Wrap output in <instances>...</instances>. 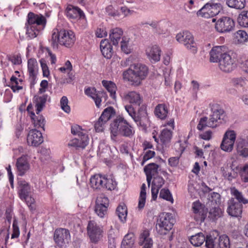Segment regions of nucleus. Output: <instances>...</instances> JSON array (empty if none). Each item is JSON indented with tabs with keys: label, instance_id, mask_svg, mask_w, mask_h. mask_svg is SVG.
<instances>
[{
	"label": "nucleus",
	"instance_id": "1",
	"mask_svg": "<svg viewBox=\"0 0 248 248\" xmlns=\"http://www.w3.org/2000/svg\"><path fill=\"white\" fill-rule=\"evenodd\" d=\"M211 114L209 119L203 117L200 119L197 125L199 130H202L206 127L216 128L227 121V117L224 109L218 104H213L211 106Z\"/></svg>",
	"mask_w": 248,
	"mask_h": 248
},
{
	"label": "nucleus",
	"instance_id": "2",
	"mask_svg": "<svg viewBox=\"0 0 248 248\" xmlns=\"http://www.w3.org/2000/svg\"><path fill=\"white\" fill-rule=\"evenodd\" d=\"M148 68L144 64L138 63L131 65L129 69L123 72V78L133 86L140 85L147 76Z\"/></svg>",
	"mask_w": 248,
	"mask_h": 248
},
{
	"label": "nucleus",
	"instance_id": "3",
	"mask_svg": "<svg viewBox=\"0 0 248 248\" xmlns=\"http://www.w3.org/2000/svg\"><path fill=\"white\" fill-rule=\"evenodd\" d=\"M46 23V18L42 15L29 12L27 16V21L25 24L28 37L30 39L36 37L45 28Z\"/></svg>",
	"mask_w": 248,
	"mask_h": 248
},
{
	"label": "nucleus",
	"instance_id": "4",
	"mask_svg": "<svg viewBox=\"0 0 248 248\" xmlns=\"http://www.w3.org/2000/svg\"><path fill=\"white\" fill-rule=\"evenodd\" d=\"M76 37L74 32L71 30L54 29L52 32L51 43L54 47L58 45L71 47L75 43Z\"/></svg>",
	"mask_w": 248,
	"mask_h": 248
},
{
	"label": "nucleus",
	"instance_id": "5",
	"mask_svg": "<svg viewBox=\"0 0 248 248\" xmlns=\"http://www.w3.org/2000/svg\"><path fill=\"white\" fill-rule=\"evenodd\" d=\"M110 130L112 139L118 135L131 138L135 131L133 127L124 117H117L110 124Z\"/></svg>",
	"mask_w": 248,
	"mask_h": 248
},
{
	"label": "nucleus",
	"instance_id": "6",
	"mask_svg": "<svg viewBox=\"0 0 248 248\" xmlns=\"http://www.w3.org/2000/svg\"><path fill=\"white\" fill-rule=\"evenodd\" d=\"M87 232L90 243L95 245L103 241L105 233L104 226L94 220L88 222Z\"/></svg>",
	"mask_w": 248,
	"mask_h": 248
},
{
	"label": "nucleus",
	"instance_id": "7",
	"mask_svg": "<svg viewBox=\"0 0 248 248\" xmlns=\"http://www.w3.org/2000/svg\"><path fill=\"white\" fill-rule=\"evenodd\" d=\"M174 222L175 220L171 214L162 213L159 216V218L156 225V231L161 235L166 234L172 229Z\"/></svg>",
	"mask_w": 248,
	"mask_h": 248
},
{
	"label": "nucleus",
	"instance_id": "8",
	"mask_svg": "<svg viewBox=\"0 0 248 248\" xmlns=\"http://www.w3.org/2000/svg\"><path fill=\"white\" fill-rule=\"evenodd\" d=\"M71 133L78 137L82 136V142L81 144H78V140L77 139L71 140L68 143L69 147H75L77 149H84L89 143V137L86 131L83 129L80 126L75 124L71 126Z\"/></svg>",
	"mask_w": 248,
	"mask_h": 248
},
{
	"label": "nucleus",
	"instance_id": "9",
	"mask_svg": "<svg viewBox=\"0 0 248 248\" xmlns=\"http://www.w3.org/2000/svg\"><path fill=\"white\" fill-rule=\"evenodd\" d=\"M33 190L30 184L24 180H19L18 182V194L19 197L22 201L27 202V204L32 209V204L34 202V200L30 197V200L28 201L30 194Z\"/></svg>",
	"mask_w": 248,
	"mask_h": 248
},
{
	"label": "nucleus",
	"instance_id": "10",
	"mask_svg": "<svg viewBox=\"0 0 248 248\" xmlns=\"http://www.w3.org/2000/svg\"><path fill=\"white\" fill-rule=\"evenodd\" d=\"M176 40L183 44L193 53L197 52L196 44L192 34L188 31L179 32L176 36Z\"/></svg>",
	"mask_w": 248,
	"mask_h": 248
},
{
	"label": "nucleus",
	"instance_id": "11",
	"mask_svg": "<svg viewBox=\"0 0 248 248\" xmlns=\"http://www.w3.org/2000/svg\"><path fill=\"white\" fill-rule=\"evenodd\" d=\"M53 237L57 246L61 248H65L71 241L70 232L66 229H56L54 232Z\"/></svg>",
	"mask_w": 248,
	"mask_h": 248
},
{
	"label": "nucleus",
	"instance_id": "12",
	"mask_svg": "<svg viewBox=\"0 0 248 248\" xmlns=\"http://www.w3.org/2000/svg\"><path fill=\"white\" fill-rule=\"evenodd\" d=\"M221 10L220 4L207 3L197 12V15L199 16L208 18L217 15Z\"/></svg>",
	"mask_w": 248,
	"mask_h": 248
},
{
	"label": "nucleus",
	"instance_id": "13",
	"mask_svg": "<svg viewBox=\"0 0 248 248\" xmlns=\"http://www.w3.org/2000/svg\"><path fill=\"white\" fill-rule=\"evenodd\" d=\"M235 23L233 20L229 16H223L216 22L215 29L218 32L228 33L233 30Z\"/></svg>",
	"mask_w": 248,
	"mask_h": 248
},
{
	"label": "nucleus",
	"instance_id": "14",
	"mask_svg": "<svg viewBox=\"0 0 248 248\" xmlns=\"http://www.w3.org/2000/svg\"><path fill=\"white\" fill-rule=\"evenodd\" d=\"M236 138V134L233 130H227L224 134L220 144L221 149L224 151L231 152L233 148Z\"/></svg>",
	"mask_w": 248,
	"mask_h": 248
},
{
	"label": "nucleus",
	"instance_id": "15",
	"mask_svg": "<svg viewBox=\"0 0 248 248\" xmlns=\"http://www.w3.org/2000/svg\"><path fill=\"white\" fill-rule=\"evenodd\" d=\"M190 242L195 247L201 246L205 241L206 248H214V242L211 236H207L206 239L202 232L198 233L191 236Z\"/></svg>",
	"mask_w": 248,
	"mask_h": 248
},
{
	"label": "nucleus",
	"instance_id": "16",
	"mask_svg": "<svg viewBox=\"0 0 248 248\" xmlns=\"http://www.w3.org/2000/svg\"><path fill=\"white\" fill-rule=\"evenodd\" d=\"M218 62L219 69L224 72H230L235 67L234 59L228 53L225 54Z\"/></svg>",
	"mask_w": 248,
	"mask_h": 248
},
{
	"label": "nucleus",
	"instance_id": "17",
	"mask_svg": "<svg viewBox=\"0 0 248 248\" xmlns=\"http://www.w3.org/2000/svg\"><path fill=\"white\" fill-rule=\"evenodd\" d=\"M227 212L228 214L234 217H240L242 212V204L237 202L234 199L232 198L228 202Z\"/></svg>",
	"mask_w": 248,
	"mask_h": 248
},
{
	"label": "nucleus",
	"instance_id": "18",
	"mask_svg": "<svg viewBox=\"0 0 248 248\" xmlns=\"http://www.w3.org/2000/svg\"><path fill=\"white\" fill-rule=\"evenodd\" d=\"M227 47L225 46H215L210 52V61L217 62L227 53Z\"/></svg>",
	"mask_w": 248,
	"mask_h": 248
},
{
	"label": "nucleus",
	"instance_id": "19",
	"mask_svg": "<svg viewBox=\"0 0 248 248\" xmlns=\"http://www.w3.org/2000/svg\"><path fill=\"white\" fill-rule=\"evenodd\" d=\"M16 166L17 174L21 176L24 175L30 169L29 161L25 155L17 159Z\"/></svg>",
	"mask_w": 248,
	"mask_h": 248
},
{
	"label": "nucleus",
	"instance_id": "20",
	"mask_svg": "<svg viewBox=\"0 0 248 248\" xmlns=\"http://www.w3.org/2000/svg\"><path fill=\"white\" fill-rule=\"evenodd\" d=\"M172 136V131L171 129L164 128L161 131L158 138L155 136L153 138L157 143H160L164 147H167L169 145Z\"/></svg>",
	"mask_w": 248,
	"mask_h": 248
},
{
	"label": "nucleus",
	"instance_id": "21",
	"mask_svg": "<svg viewBox=\"0 0 248 248\" xmlns=\"http://www.w3.org/2000/svg\"><path fill=\"white\" fill-rule=\"evenodd\" d=\"M43 142L42 133L36 130L32 129L30 131L27 137V143L29 145L37 146Z\"/></svg>",
	"mask_w": 248,
	"mask_h": 248
},
{
	"label": "nucleus",
	"instance_id": "22",
	"mask_svg": "<svg viewBox=\"0 0 248 248\" xmlns=\"http://www.w3.org/2000/svg\"><path fill=\"white\" fill-rule=\"evenodd\" d=\"M122 97L124 100L134 106H140L142 102V98L140 93L135 91L124 93Z\"/></svg>",
	"mask_w": 248,
	"mask_h": 248
},
{
	"label": "nucleus",
	"instance_id": "23",
	"mask_svg": "<svg viewBox=\"0 0 248 248\" xmlns=\"http://www.w3.org/2000/svg\"><path fill=\"white\" fill-rule=\"evenodd\" d=\"M84 92L86 95L93 100L97 108H100L101 105V98L104 95H105V93L103 92L97 91L94 87H88L85 89Z\"/></svg>",
	"mask_w": 248,
	"mask_h": 248
},
{
	"label": "nucleus",
	"instance_id": "24",
	"mask_svg": "<svg viewBox=\"0 0 248 248\" xmlns=\"http://www.w3.org/2000/svg\"><path fill=\"white\" fill-rule=\"evenodd\" d=\"M125 110L128 113L129 115L131 117L134 121L138 124L142 125V121L143 120H148L147 118V113L144 112L143 116L137 114L134 108L131 105H127L124 107Z\"/></svg>",
	"mask_w": 248,
	"mask_h": 248
},
{
	"label": "nucleus",
	"instance_id": "25",
	"mask_svg": "<svg viewBox=\"0 0 248 248\" xmlns=\"http://www.w3.org/2000/svg\"><path fill=\"white\" fill-rule=\"evenodd\" d=\"M28 70L29 79L31 83H34L38 71V65L35 59L31 58L28 61Z\"/></svg>",
	"mask_w": 248,
	"mask_h": 248
},
{
	"label": "nucleus",
	"instance_id": "26",
	"mask_svg": "<svg viewBox=\"0 0 248 248\" xmlns=\"http://www.w3.org/2000/svg\"><path fill=\"white\" fill-rule=\"evenodd\" d=\"M146 55L152 62H158L160 59L161 50L158 46L155 45L147 48Z\"/></svg>",
	"mask_w": 248,
	"mask_h": 248
},
{
	"label": "nucleus",
	"instance_id": "27",
	"mask_svg": "<svg viewBox=\"0 0 248 248\" xmlns=\"http://www.w3.org/2000/svg\"><path fill=\"white\" fill-rule=\"evenodd\" d=\"M105 181V175L95 174L90 178L91 186L94 189H103L104 183Z\"/></svg>",
	"mask_w": 248,
	"mask_h": 248
},
{
	"label": "nucleus",
	"instance_id": "28",
	"mask_svg": "<svg viewBox=\"0 0 248 248\" xmlns=\"http://www.w3.org/2000/svg\"><path fill=\"white\" fill-rule=\"evenodd\" d=\"M165 180L160 176L154 177L152 185V197L154 200H155L157 197V194L159 189L164 184Z\"/></svg>",
	"mask_w": 248,
	"mask_h": 248
},
{
	"label": "nucleus",
	"instance_id": "29",
	"mask_svg": "<svg viewBox=\"0 0 248 248\" xmlns=\"http://www.w3.org/2000/svg\"><path fill=\"white\" fill-rule=\"evenodd\" d=\"M139 244L140 245L142 246V248H152L153 241L150 236V232L148 230H144L140 233Z\"/></svg>",
	"mask_w": 248,
	"mask_h": 248
},
{
	"label": "nucleus",
	"instance_id": "30",
	"mask_svg": "<svg viewBox=\"0 0 248 248\" xmlns=\"http://www.w3.org/2000/svg\"><path fill=\"white\" fill-rule=\"evenodd\" d=\"M66 14L67 16L70 18H82L85 17L83 11L80 9L72 5H69L67 7Z\"/></svg>",
	"mask_w": 248,
	"mask_h": 248
},
{
	"label": "nucleus",
	"instance_id": "31",
	"mask_svg": "<svg viewBox=\"0 0 248 248\" xmlns=\"http://www.w3.org/2000/svg\"><path fill=\"white\" fill-rule=\"evenodd\" d=\"M100 50L102 55L107 59H110L113 54L112 47L107 39L100 42Z\"/></svg>",
	"mask_w": 248,
	"mask_h": 248
},
{
	"label": "nucleus",
	"instance_id": "32",
	"mask_svg": "<svg viewBox=\"0 0 248 248\" xmlns=\"http://www.w3.org/2000/svg\"><path fill=\"white\" fill-rule=\"evenodd\" d=\"M154 113L155 115L161 120L165 119L169 113V108L165 104H158L155 108Z\"/></svg>",
	"mask_w": 248,
	"mask_h": 248
},
{
	"label": "nucleus",
	"instance_id": "33",
	"mask_svg": "<svg viewBox=\"0 0 248 248\" xmlns=\"http://www.w3.org/2000/svg\"><path fill=\"white\" fill-rule=\"evenodd\" d=\"M123 34L122 30L119 28H116L110 30L109 38L114 46L117 45Z\"/></svg>",
	"mask_w": 248,
	"mask_h": 248
},
{
	"label": "nucleus",
	"instance_id": "34",
	"mask_svg": "<svg viewBox=\"0 0 248 248\" xmlns=\"http://www.w3.org/2000/svg\"><path fill=\"white\" fill-rule=\"evenodd\" d=\"M103 86L108 90L110 93V96L114 100H116V92L117 87L114 83L110 81L103 80L102 81Z\"/></svg>",
	"mask_w": 248,
	"mask_h": 248
},
{
	"label": "nucleus",
	"instance_id": "35",
	"mask_svg": "<svg viewBox=\"0 0 248 248\" xmlns=\"http://www.w3.org/2000/svg\"><path fill=\"white\" fill-rule=\"evenodd\" d=\"M248 146V130L244 131L236 141V149Z\"/></svg>",
	"mask_w": 248,
	"mask_h": 248
},
{
	"label": "nucleus",
	"instance_id": "36",
	"mask_svg": "<svg viewBox=\"0 0 248 248\" xmlns=\"http://www.w3.org/2000/svg\"><path fill=\"white\" fill-rule=\"evenodd\" d=\"M135 242L134 235L133 233L125 235L122 242L121 248H132Z\"/></svg>",
	"mask_w": 248,
	"mask_h": 248
},
{
	"label": "nucleus",
	"instance_id": "37",
	"mask_svg": "<svg viewBox=\"0 0 248 248\" xmlns=\"http://www.w3.org/2000/svg\"><path fill=\"white\" fill-rule=\"evenodd\" d=\"M121 47L122 50L127 54L130 53L133 50L130 39L126 37H123L121 42Z\"/></svg>",
	"mask_w": 248,
	"mask_h": 248
},
{
	"label": "nucleus",
	"instance_id": "38",
	"mask_svg": "<svg viewBox=\"0 0 248 248\" xmlns=\"http://www.w3.org/2000/svg\"><path fill=\"white\" fill-rule=\"evenodd\" d=\"M48 96L47 95L44 94L41 96L37 97L35 98V107L36 108V113L38 115L39 113L42 110L48 98Z\"/></svg>",
	"mask_w": 248,
	"mask_h": 248
},
{
	"label": "nucleus",
	"instance_id": "39",
	"mask_svg": "<svg viewBox=\"0 0 248 248\" xmlns=\"http://www.w3.org/2000/svg\"><path fill=\"white\" fill-rule=\"evenodd\" d=\"M192 208L193 213L199 216L198 218L196 219V220H202L204 218L203 214V208L202 204L200 202L196 201L194 202L192 204Z\"/></svg>",
	"mask_w": 248,
	"mask_h": 248
},
{
	"label": "nucleus",
	"instance_id": "40",
	"mask_svg": "<svg viewBox=\"0 0 248 248\" xmlns=\"http://www.w3.org/2000/svg\"><path fill=\"white\" fill-rule=\"evenodd\" d=\"M115 114V111L114 108L111 107H109L104 110L99 118L100 120H103V121L107 122Z\"/></svg>",
	"mask_w": 248,
	"mask_h": 248
},
{
	"label": "nucleus",
	"instance_id": "41",
	"mask_svg": "<svg viewBox=\"0 0 248 248\" xmlns=\"http://www.w3.org/2000/svg\"><path fill=\"white\" fill-rule=\"evenodd\" d=\"M116 213L121 222H124L126 221L127 210L125 205H119L116 209Z\"/></svg>",
	"mask_w": 248,
	"mask_h": 248
},
{
	"label": "nucleus",
	"instance_id": "42",
	"mask_svg": "<svg viewBox=\"0 0 248 248\" xmlns=\"http://www.w3.org/2000/svg\"><path fill=\"white\" fill-rule=\"evenodd\" d=\"M30 117L35 127L37 128L42 127L44 129L45 125V119L42 115H39L37 117H36L35 113L33 112H31Z\"/></svg>",
	"mask_w": 248,
	"mask_h": 248
},
{
	"label": "nucleus",
	"instance_id": "43",
	"mask_svg": "<svg viewBox=\"0 0 248 248\" xmlns=\"http://www.w3.org/2000/svg\"><path fill=\"white\" fill-rule=\"evenodd\" d=\"M159 166L155 163H150L144 168V171L146 174L155 177L158 173Z\"/></svg>",
	"mask_w": 248,
	"mask_h": 248
},
{
	"label": "nucleus",
	"instance_id": "44",
	"mask_svg": "<svg viewBox=\"0 0 248 248\" xmlns=\"http://www.w3.org/2000/svg\"><path fill=\"white\" fill-rule=\"evenodd\" d=\"M226 4L231 8L242 9L245 6L246 1L245 0H226Z\"/></svg>",
	"mask_w": 248,
	"mask_h": 248
},
{
	"label": "nucleus",
	"instance_id": "45",
	"mask_svg": "<svg viewBox=\"0 0 248 248\" xmlns=\"http://www.w3.org/2000/svg\"><path fill=\"white\" fill-rule=\"evenodd\" d=\"M222 210L217 206L212 207L209 212L208 217L213 220H215L222 215Z\"/></svg>",
	"mask_w": 248,
	"mask_h": 248
},
{
	"label": "nucleus",
	"instance_id": "46",
	"mask_svg": "<svg viewBox=\"0 0 248 248\" xmlns=\"http://www.w3.org/2000/svg\"><path fill=\"white\" fill-rule=\"evenodd\" d=\"M146 198V186L145 184H143L141 187V191L139 199L138 208L139 209H142L144 207Z\"/></svg>",
	"mask_w": 248,
	"mask_h": 248
},
{
	"label": "nucleus",
	"instance_id": "47",
	"mask_svg": "<svg viewBox=\"0 0 248 248\" xmlns=\"http://www.w3.org/2000/svg\"><path fill=\"white\" fill-rule=\"evenodd\" d=\"M117 186V182L111 177H108L105 176V181L104 183L103 189L108 190H114Z\"/></svg>",
	"mask_w": 248,
	"mask_h": 248
},
{
	"label": "nucleus",
	"instance_id": "48",
	"mask_svg": "<svg viewBox=\"0 0 248 248\" xmlns=\"http://www.w3.org/2000/svg\"><path fill=\"white\" fill-rule=\"evenodd\" d=\"M239 24L244 27H248V11H243L238 18Z\"/></svg>",
	"mask_w": 248,
	"mask_h": 248
},
{
	"label": "nucleus",
	"instance_id": "49",
	"mask_svg": "<svg viewBox=\"0 0 248 248\" xmlns=\"http://www.w3.org/2000/svg\"><path fill=\"white\" fill-rule=\"evenodd\" d=\"M107 211L108 208L105 205L96 204L95 207V212L100 217H104L105 215L107 214Z\"/></svg>",
	"mask_w": 248,
	"mask_h": 248
},
{
	"label": "nucleus",
	"instance_id": "50",
	"mask_svg": "<svg viewBox=\"0 0 248 248\" xmlns=\"http://www.w3.org/2000/svg\"><path fill=\"white\" fill-rule=\"evenodd\" d=\"M235 38L237 42L242 43L246 41L248 39V35L247 33L244 31L239 30L235 33Z\"/></svg>",
	"mask_w": 248,
	"mask_h": 248
},
{
	"label": "nucleus",
	"instance_id": "51",
	"mask_svg": "<svg viewBox=\"0 0 248 248\" xmlns=\"http://www.w3.org/2000/svg\"><path fill=\"white\" fill-rule=\"evenodd\" d=\"M218 246L219 248H230V240L228 236L223 235L219 237Z\"/></svg>",
	"mask_w": 248,
	"mask_h": 248
},
{
	"label": "nucleus",
	"instance_id": "52",
	"mask_svg": "<svg viewBox=\"0 0 248 248\" xmlns=\"http://www.w3.org/2000/svg\"><path fill=\"white\" fill-rule=\"evenodd\" d=\"M232 193L235 197V200L237 201V202H240L241 203H243L244 204H246L248 203V200L245 199L242 193L239 192L237 189L234 188L232 190Z\"/></svg>",
	"mask_w": 248,
	"mask_h": 248
},
{
	"label": "nucleus",
	"instance_id": "53",
	"mask_svg": "<svg viewBox=\"0 0 248 248\" xmlns=\"http://www.w3.org/2000/svg\"><path fill=\"white\" fill-rule=\"evenodd\" d=\"M60 105L61 108L66 113H69L71 111V108L68 105V100L66 96H63L60 100Z\"/></svg>",
	"mask_w": 248,
	"mask_h": 248
},
{
	"label": "nucleus",
	"instance_id": "54",
	"mask_svg": "<svg viewBox=\"0 0 248 248\" xmlns=\"http://www.w3.org/2000/svg\"><path fill=\"white\" fill-rule=\"evenodd\" d=\"M159 197L168 201L173 202V198L168 189H162L160 192Z\"/></svg>",
	"mask_w": 248,
	"mask_h": 248
},
{
	"label": "nucleus",
	"instance_id": "55",
	"mask_svg": "<svg viewBox=\"0 0 248 248\" xmlns=\"http://www.w3.org/2000/svg\"><path fill=\"white\" fill-rule=\"evenodd\" d=\"M13 233L11 235L12 239L17 238L20 234V231L17 225V222L16 220H14L13 223Z\"/></svg>",
	"mask_w": 248,
	"mask_h": 248
},
{
	"label": "nucleus",
	"instance_id": "56",
	"mask_svg": "<svg viewBox=\"0 0 248 248\" xmlns=\"http://www.w3.org/2000/svg\"><path fill=\"white\" fill-rule=\"evenodd\" d=\"M106 122L103 121L99 118L98 121L94 124V128L96 132H102L105 128Z\"/></svg>",
	"mask_w": 248,
	"mask_h": 248
},
{
	"label": "nucleus",
	"instance_id": "57",
	"mask_svg": "<svg viewBox=\"0 0 248 248\" xmlns=\"http://www.w3.org/2000/svg\"><path fill=\"white\" fill-rule=\"evenodd\" d=\"M232 83L236 87H242L246 84V81L243 78L240 77L233 78Z\"/></svg>",
	"mask_w": 248,
	"mask_h": 248
},
{
	"label": "nucleus",
	"instance_id": "58",
	"mask_svg": "<svg viewBox=\"0 0 248 248\" xmlns=\"http://www.w3.org/2000/svg\"><path fill=\"white\" fill-rule=\"evenodd\" d=\"M95 35L97 37L103 38L107 36V31L106 28L104 26H100L95 31Z\"/></svg>",
	"mask_w": 248,
	"mask_h": 248
},
{
	"label": "nucleus",
	"instance_id": "59",
	"mask_svg": "<svg viewBox=\"0 0 248 248\" xmlns=\"http://www.w3.org/2000/svg\"><path fill=\"white\" fill-rule=\"evenodd\" d=\"M155 152L154 151L148 150L145 152L143 157V160L141 162V165H143L144 163L154 156Z\"/></svg>",
	"mask_w": 248,
	"mask_h": 248
},
{
	"label": "nucleus",
	"instance_id": "60",
	"mask_svg": "<svg viewBox=\"0 0 248 248\" xmlns=\"http://www.w3.org/2000/svg\"><path fill=\"white\" fill-rule=\"evenodd\" d=\"M73 69L71 63L69 60H67L64 66L61 67L59 68V70L62 73H66L72 71Z\"/></svg>",
	"mask_w": 248,
	"mask_h": 248
},
{
	"label": "nucleus",
	"instance_id": "61",
	"mask_svg": "<svg viewBox=\"0 0 248 248\" xmlns=\"http://www.w3.org/2000/svg\"><path fill=\"white\" fill-rule=\"evenodd\" d=\"M40 63L44 77H48L49 75V71L46 63L43 60H40Z\"/></svg>",
	"mask_w": 248,
	"mask_h": 248
},
{
	"label": "nucleus",
	"instance_id": "62",
	"mask_svg": "<svg viewBox=\"0 0 248 248\" xmlns=\"http://www.w3.org/2000/svg\"><path fill=\"white\" fill-rule=\"evenodd\" d=\"M96 204L105 205L108 208L109 205V200L106 197H100L97 200Z\"/></svg>",
	"mask_w": 248,
	"mask_h": 248
},
{
	"label": "nucleus",
	"instance_id": "63",
	"mask_svg": "<svg viewBox=\"0 0 248 248\" xmlns=\"http://www.w3.org/2000/svg\"><path fill=\"white\" fill-rule=\"evenodd\" d=\"M242 176L245 182H248V165H245L242 169Z\"/></svg>",
	"mask_w": 248,
	"mask_h": 248
},
{
	"label": "nucleus",
	"instance_id": "64",
	"mask_svg": "<svg viewBox=\"0 0 248 248\" xmlns=\"http://www.w3.org/2000/svg\"><path fill=\"white\" fill-rule=\"evenodd\" d=\"M212 132L210 130L206 131L205 132L201 133L199 135V136L201 138L207 140H210L212 138Z\"/></svg>",
	"mask_w": 248,
	"mask_h": 248
}]
</instances>
